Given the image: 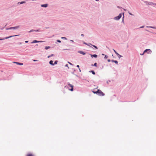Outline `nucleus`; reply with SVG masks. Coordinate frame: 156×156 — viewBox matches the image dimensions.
I'll return each instance as SVG.
<instances>
[{
    "mask_svg": "<svg viewBox=\"0 0 156 156\" xmlns=\"http://www.w3.org/2000/svg\"><path fill=\"white\" fill-rule=\"evenodd\" d=\"M95 48H96V49H98V48H97V47L96 46H95V45H92Z\"/></svg>",
    "mask_w": 156,
    "mask_h": 156,
    "instance_id": "24",
    "label": "nucleus"
},
{
    "mask_svg": "<svg viewBox=\"0 0 156 156\" xmlns=\"http://www.w3.org/2000/svg\"><path fill=\"white\" fill-rule=\"evenodd\" d=\"M65 66L66 67H67L69 69V67H68V64H66V65H65Z\"/></svg>",
    "mask_w": 156,
    "mask_h": 156,
    "instance_id": "31",
    "label": "nucleus"
},
{
    "mask_svg": "<svg viewBox=\"0 0 156 156\" xmlns=\"http://www.w3.org/2000/svg\"><path fill=\"white\" fill-rule=\"evenodd\" d=\"M84 44H86V45H87V44L85 42L84 43Z\"/></svg>",
    "mask_w": 156,
    "mask_h": 156,
    "instance_id": "45",
    "label": "nucleus"
},
{
    "mask_svg": "<svg viewBox=\"0 0 156 156\" xmlns=\"http://www.w3.org/2000/svg\"><path fill=\"white\" fill-rule=\"evenodd\" d=\"M13 63H15L17 65H21V66L23 65V63L18 62H14Z\"/></svg>",
    "mask_w": 156,
    "mask_h": 156,
    "instance_id": "7",
    "label": "nucleus"
},
{
    "mask_svg": "<svg viewBox=\"0 0 156 156\" xmlns=\"http://www.w3.org/2000/svg\"><path fill=\"white\" fill-rule=\"evenodd\" d=\"M123 9L125 11H126L127 10L125 9Z\"/></svg>",
    "mask_w": 156,
    "mask_h": 156,
    "instance_id": "41",
    "label": "nucleus"
},
{
    "mask_svg": "<svg viewBox=\"0 0 156 156\" xmlns=\"http://www.w3.org/2000/svg\"><path fill=\"white\" fill-rule=\"evenodd\" d=\"M90 72H91L92 73L94 74V75H95V73L93 71V70H91V71H89Z\"/></svg>",
    "mask_w": 156,
    "mask_h": 156,
    "instance_id": "16",
    "label": "nucleus"
},
{
    "mask_svg": "<svg viewBox=\"0 0 156 156\" xmlns=\"http://www.w3.org/2000/svg\"><path fill=\"white\" fill-rule=\"evenodd\" d=\"M37 60H34L33 61H34V62H35V61H37Z\"/></svg>",
    "mask_w": 156,
    "mask_h": 156,
    "instance_id": "44",
    "label": "nucleus"
},
{
    "mask_svg": "<svg viewBox=\"0 0 156 156\" xmlns=\"http://www.w3.org/2000/svg\"><path fill=\"white\" fill-rule=\"evenodd\" d=\"M79 71H80V72H81V70H80V68H79Z\"/></svg>",
    "mask_w": 156,
    "mask_h": 156,
    "instance_id": "49",
    "label": "nucleus"
},
{
    "mask_svg": "<svg viewBox=\"0 0 156 156\" xmlns=\"http://www.w3.org/2000/svg\"><path fill=\"white\" fill-rule=\"evenodd\" d=\"M93 92L94 94H98L100 96H103L105 95V94L103 93V92H102L101 90H100L99 89L96 91H93Z\"/></svg>",
    "mask_w": 156,
    "mask_h": 156,
    "instance_id": "1",
    "label": "nucleus"
},
{
    "mask_svg": "<svg viewBox=\"0 0 156 156\" xmlns=\"http://www.w3.org/2000/svg\"><path fill=\"white\" fill-rule=\"evenodd\" d=\"M25 3H26V2L25 1H22L20 2V4Z\"/></svg>",
    "mask_w": 156,
    "mask_h": 156,
    "instance_id": "17",
    "label": "nucleus"
},
{
    "mask_svg": "<svg viewBox=\"0 0 156 156\" xmlns=\"http://www.w3.org/2000/svg\"><path fill=\"white\" fill-rule=\"evenodd\" d=\"M5 39H2V38H0V40H4Z\"/></svg>",
    "mask_w": 156,
    "mask_h": 156,
    "instance_id": "40",
    "label": "nucleus"
},
{
    "mask_svg": "<svg viewBox=\"0 0 156 156\" xmlns=\"http://www.w3.org/2000/svg\"><path fill=\"white\" fill-rule=\"evenodd\" d=\"M97 63H95L94 64V65H93V64H92V66H97Z\"/></svg>",
    "mask_w": 156,
    "mask_h": 156,
    "instance_id": "20",
    "label": "nucleus"
},
{
    "mask_svg": "<svg viewBox=\"0 0 156 156\" xmlns=\"http://www.w3.org/2000/svg\"><path fill=\"white\" fill-rule=\"evenodd\" d=\"M27 156H34V155L32 154H28Z\"/></svg>",
    "mask_w": 156,
    "mask_h": 156,
    "instance_id": "12",
    "label": "nucleus"
},
{
    "mask_svg": "<svg viewBox=\"0 0 156 156\" xmlns=\"http://www.w3.org/2000/svg\"><path fill=\"white\" fill-rule=\"evenodd\" d=\"M81 36H84V35L83 34H82L81 35Z\"/></svg>",
    "mask_w": 156,
    "mask_h": 156,
    "instance_id": "50",
    "label": "nucleus"
},
{
    "mask_svg": "<svg viewBox=\"0 0 156 156\" xmlns=\"http://www.w3.org/2000/svg\"><path fill=\"white\" fill-rule=\"evenodd\" d=\"M128 13H129V15H132V16H133V14H132V13H131V12H128Z\"/></svg>",
    "mask_w": 156,
    "mask_h": 156,
    "instance_id": "25",
    "label": "nucleus"
},
{
    "mask_svg": "<svg viewBox=\"0 0 156 156\" xmlns=\"http://www.w3.org/2000/svg\"><path fill=\"white\" fill-rule=\"evenodd\" d=\"M108 62H110V59H108Z\"/></svg>",
    "mask_w": 156,
    "mask_h": 156,
    "instance_id": "37",
    "label": "nucleus"
},
{
    "mask_svg": "<svg viewBox=\"0 0 156 156\" xmlns=\"http://www.w3.org/2000/svg\"><path fill=\"white\" fill-rule=\"evenodd\" d=\"M144 2L146 4H147V3L148 4V2H147V1H144Z\"/></svg>",
    "mask_w": 156,
    "mask_h": 156,
    "instance_id": "27",
    "label": "nucleus"
},
{
    "mask_svg": "<svg viewBox=\"0 0 156 156\" xmlns=\"http://www.w3.org/2000/svg\"><path fill=\"white\" fill-rule=\"evenodd\" d=\"M80 54H82L83 55H85V53L83 51H80L79 52Z\"/></svg>",
    "mask_w": 156,
    "mask_h": 156,
    "instance_id": "14",
    "label": "nucleus"
},
{
    "mask_svg": "<svg viewBox=\"0 0 156 156\" xmlns=\"http://www.w3.org/2000/svg\"><path fill=\"white\" fill-rule=\"evenodd\" d=\"M76 66H77L78 68H79H79H79V67H80V66H79V65H77Z\"/></svg>",
    "mask_w": 156,
    "mask_h": 156,
    "instance_id": "36",
    "label": "nucleus"
},
{
    "mask_svg": "<svg viewBox=\"0 0 156 156\" xmlns=\"http://www.w3.org/2000/svg\"><path fill=\"white\" fill-rule=\"evenodd\" d=\"M108 56H107L105 55V58H108Z\"/></svg>",
    "mask_w": 156,
    "mask_h": 156,
    "instance_id": "30",
    "label": "nucleus"
},
{
    "mask_svg": "<svg viewBox=\"0 0 156 156\" xmlns=\"http://www.w3.org/2000/svg\"><path fill=\"white\" fill-rule=\"evenodd\" d=\"M50 64L53 65V61L52 60H51L49 62Z\"/></svg>",
    "mask_w": 156,
    "mask_h": 156,
    "instance_id": "15",
    "label": "nucleus"
},
{
    "mask_svg": "<svg viewBox=\"0 0 156 156\" xmlns=\"http://www.w3.org/2000/svg\"><path fill=\"white\" fill-rule=\"evenodd\" d=\"M124 12L122 13L123 16H124ZM124 18V16H123V17L122 18V22H123V23L124 22V19H123Z\"/></svg>",
    "mask_w": 156,
    "mask_h": 156,
    "instance_id": "19",
    "label": "nucleus"
},
{
    "mask_svg": "<svg viewBox=\"0 0 156 156\" xmlns=\"http://www.w3.org/2000/svg\"><path fill=\"white\" fill-rule=\"evenodd\" d=\"M57 41L59 43L61 42V41L59 40H57Z\"/></svg>",
    "mask_w": 156,
    "mask_h": 156,
    "instance_id": "32",
    "label": "nucleus"
},
{
    "mask_svg": "<svg viewBox=\"0 0 156 156\" xmlns=\"http://www.w3.org/2000/svg\"><path fill=\"white\" fill-rule=\"evenodd\" d=\"M121 17L122 13H120L119 14V15L118 16L114 17V19L115 20H119V19H120Z\"/></svg>",
    "mask_w": 156,
    "mask_h": 156,
    "instance_id": "3",
    "label": "nucleus"
},
{
    "mask_svg": "<svg viewBox=\"0 0 156 156\" xmlns=\"http://www.w3.org/2000/svg\"><path fill=\"white\" fill-rule=\"evenodd\" d=\"M148 53L151 54V51L149 49H146L144 52V53H145L146 52H147Z\"/></svg>",
    "mask_w": 156,
    "mask_h": 156,
    "instance_id": "5",
    "label": "nucleus"
},
{
    "mask_svg": "<svg viewBox=\"0 0 156 156\" xmlns=\"http://www.w3.org/2000/svg\"><path fill=\"white\" fill-rule=\"evenodd\" d=\"M42 41H38L37 40H34L33 42H31L32 43H35L39 42H42Z\"/></svg>",
    "mask_w": 156,
    "mask_h": 156,
    "instance_id": "8",
    "label": "nucleus"
},
{
    "mask_svg": "<svg viewBox=\"0 0 156 156\" xmlns=\"http://www.w3.org/2000/svg\"><path fill=\"white\" fill-rule=\"evenodd\" d=\"M154 4V3L152 2H148V5H153Z\"/></svg>",
    "mask_w": 156,
    "mask_h": 156,
    "instance_id": "13",
    "label": "nucleus"
},
{
    "mask_svg": "<svg viewBox=\"0 0 156 156\" xmlns=\"http://www.w3.org/2000/svg\"><path fill=\"white\" fill-rule=\"evenodd\" d=\"M118 56L119 58H120L121 57H122V56L119 54L118 55Z\"/></svg>",
    "mask_w": 156,
    "mask_h": 156,
    "instance_id": "23",
    "label": "nucleus"
},
{
    "mask_svg": "<svg viewBox=\"0 0 156 156\" xmlns=\"http://www.w3.org/2000/svg\"><path fill=\"white\" fill-rule=\"evenodd\" d=\"M18 28H22L21 25H19L14 27H10L9 28H6L5 29H15Z\"/></svg>",
    "mask_w": 156,
    "mask_h": 156,
    "instance_id": "2",
    "label": "nucleus"
},
{
    "mask_svg": "<svg viewBox=\"0 0 156 156\" xmlns=\"http://www.w3.org/2000/svg\"><path fill=\"white\" fill-rule=\"evenodd\" d=\"M117 55H118L119 54L117 52H116L115 53Z\"/></svg>",
    "mask_w": 156,
    "mask_h": 156,
    "instance_id": "38",
    "label": "nucleus"
},
{
    "mask_svg": "<svg viewBox=\"0 0 156 156\" xmlns=\"http://www.w3.org/2000/svg\"><path fill=\"white\" fill-rule=\"evenodd\" d=\"M48 6V4H42V5H41V7H45V8H46V7H47Z\"/></svg>",
    "mask_w": 156,
    "mask_h": 156,
    "instance_id": "6",
    "label": "nucleus"
},
{
    "mask_svg": "<svg viewBox=\"0 0 156 156\" xmlns=\"http://www.w3.org/2000/svg\"><path fill=\"white\" fill-rule=\"evenodd\" d=\"M91 56L92 58L94 57L95 58H96L97 57V55H90Z\"/></svg>",
    "mask_w": 156,
    "mask_h": 156,
    "instance_id": "10",
    "label": "nucleus"
},
{
    "mask_svg": "<svg viewBox=\"0 0 156 156\" xmlns=\"http://www.w3.org/2000/svg\"><path fill=\"white\" fill-rule=\"evenodd\" d=\"M144 53H143V54H141L140 55H144Z\"/></svg>",
    "mask_w": 156,
    "mask_h": 156,
    "instance_id": "48",
    "label": "nucleus"
},
{
    "mask_svg": "<svg viewBox=\"0 0 156 156\" xmlns=\"http://www.w3.org/2000/svg\"><path fill=\"white\" fill-rule=\"evenodd\" d=\"M19 35H13V36H10L9 37H6L5 38V39H8V38H10V37H14V36H18Z\"/></svg>",
    "mask_w": 156,
    "mask_h": 156,
    "instance_id": "9",
    "label": "nucleus"
},
{
    "mask_svg": "<svg viewBox=\"0 0 156 156\" xmlns=\"http://www.w3.org/2000/svg\"><path fill=\"white\" fill-rule=\"evenodd\" d=\"M117 8H122L121 7L119 6H117Z\"/></svg>",
    "mask_w": 156,
    "mask_h": 156,
    "instance_id": "33",
    "label": "nucleus"
},
{
    "mask_svg": "<svg viewBox=\"0 0 156 156\" xmlns=\"http://www.w3.org/2000/svg\"><path fill=\"white\" fill-rule=\"evenodd\" d=\"M115 60H112V62H114V61H115Z\"/></svg>",
    "mask_w": 156,
    "mask_h": 156,
    "instance_id": "42",
    "label": "nucleus"
},
{
    "mask_svg": "<svg viewBox=\"0 0 156 156\" xmlns=\"http://www.w3.org/2000/svg\"><path fill=\"white\" fill-rule=\"evenodd\" d=\"M68 85L70 87H71V88L69 89V90L71 91H73V85L71 84H70L69 83H68Z\"/></svg>",
    "mask_w": 156,
    "mask_h": 156,
    "instance_id": "4",
    "label": "nucleus"
},
{
    "mask_svg": "<svg viewBox=\"0 0 156 156\" xmlns=\"http://www.w3.org/2000/svg\"><path fill=\"white\" fill-rule=\"evenodd\" d=\"M153 5H156V3H154V4Z\"/></svg>",
    "mask_w": 156,
    "mask_h": 156,
    "instance_id": "46",
    "label": "nucleus"
},
{
    "mask_svg": "<svg viewBox=\"0 0 156 156\" xmlns=\"http://www.w3.org/2000/svg\"><path fill=\"white\" fill-rule=\"evenodd\" d=\"M25 43H28V41H26L25 42Z\"/></svg>",
    "mask_w": 156,
    "mask_h": 156,
    "instance_id": "43",
    "label": "nucleus"
},
{
    "mask_svg": "<svg viewBox=\"0 0 156 156\" xmlns=\"http://www.w3.org/2000/svg\"><path fill=\"white\" fill-rule=\"evenodd\" d=\"M61 38L62 39H65L66 40L67 39V38L66 37H61Z\"/></svg>",
    "mask_w": 156,
    "mask_h": 156,
    "instance_id": "28",
    "label": "nucleus"
},
{
    "mask_svg": "<svg viewBox=\"0 0 156 156\" xmlns=\"http://www.w3.org/2000/svg\"><path fill=\"white\" fill-rule=\"evenodd\" d=\"M58 62V61H56L54 62V63L53 64V65H54L55 64H57V63Z\"/></svg>",
    "mask_w": 156,
    "mask_h": 156,
    "instance_id": "22",
    "label": "nucleus"
},
{
    "mask_svg": "<svg viewBox=\"0 0 156 156\" xmlns=\"http://www.w3.org/2000/svg\"><path fill=\"white\" fill-rule=\"evenodd\" d=\"M5 26H6V25H5V26L4 27H3V28H4L5 27Z\"/></svg>",
    "mask_w": 156,
    "mask_h": 156,
    "instance_id": "52",
    "label": "nucleus"
},
{
    "mask_svg": "<svg viewBox=\"0 0 156 156\" xmlns=\"http://www.w3.org/2000/svg\"><path fill=\"white\" fill-rule=\"evenodd\" d=\"M68 62V63H69V64H70V65H72V64L71 63H70V62Z\"/></svg>",
    "mask_w": 156,
    "mask_h": 156,
    "instance_id": "34",
    "label": "nucleus"
},
{
    "mask_svg": "<svg viewBox=\"0 0 156 156\" xmlns=\"http://www.w3.org/2000/svg\"><path fill=\"white\" fill-rule=\"evenodd\" d=\"M32 1H36V0H31Z\"/></svg>",
    "mask_w": 156,
    "mask_h": 156,
    "instance_id": "51",
    "label": "nucleus"
},
{
    "mask_svg": "<svg viewBox=\"0 0 156 156\" xmlns=\"http://www.w3.org/2000/svg\"><path fill=\"white\" fill-rule=\"evenodd\" d=\"M146 27L147 28H151L153 29H156V28L154 27H152V26H147Z\"/></svg>",
    "mask_w": 156,
    "mask_h": 156,
    "instance_id": "11",
    "label": "nucleus"
},
{
    "mask_svg": "<svg viewBox=\"0 0 156 156\" xmlns=\"http://www.w3.org/2000/svg\"><path fill=\"white\" fill-rule=\"evenodd\" d=\"M114 51V52H115V53L116 52H117L114 49H113Z\"/></svg>",
    "mask_w": 156,
    "mask_h": 156,
    "instance_id": "39",
    "label": "nucleus"
},
{
    "mask_svg": "<svg viewBox=\"0 0 156 156\" xmlns=\"http://www.w3.org/2000/svg\"><path fill=\"white\" fill-rule=\"evenodd\" d=\"M90 45H92L91 44H87V45H88V46H90Z\"/></svg>",
    "mask_w": 156,
    "mask_h": 156,
    "instance_id": "35",
    "label": "nucleus"
},
{
    "mask_svg": "<svg viewBox=\"0 0 156 156\" xmlns=\"http://www.w3.org/2000/svg\"><path fill=\"white\" fill-rule=\"evenodd\" d=\"M53 55H53V54H52V55H51L48 56V58H49L50 57H51V56H53Z\"/></svg>",
    "mask_w": 156,
    "mask_h": 156,
    "instance_id": "29",
    "label": "nucleus"
},
{
    "mask_svg": "<svg viewBox=\"0 0 156 156\" xmlns=\"http://www.w3.org/2000/svg\"><path fill=\"white\" fill-rule=\"evenodd\" d=\"M114 62H115V64H118V62L117 61L115 60L114 61Z\"/></svg>",
    "mask_w": 156,
    "mask_h": 156,
    "instance_id": "21",
    "label": "nucleus"
},
{
    "mask_svg": "<svg viewBox=\"0 0 156 156\" xmlns=\"http://www.w3.org/2000/svg\"><path fill=\"white\" fill-rule=\"evenodd\" d=\"M50 48V47L49 46H46L45 47V49H48L49 48Z\"/></svg>",
    "mask_w": 156,
    "mask_h": 156,
    "instance_id": "18",
    "label": "nucleus"
},
{
    "mask_svg": "<svg viewBox=\"0 0 156 156\" xmlns=\"http://www.w3.org/2000/svg\"><path fill=\"white\" fill-rule=\"evenodd\" d=\"M20 2H18V4H20Z\"/></svg>",
    "mask_w": 156,
    "mask_h": 156,
    "instance_id": "47",
    "label": "nucleus"
},
{
    "mask_svg": "<svg viewBox=\"0 0 156 156\" xmlns=\"http://www.w3.org/2000/svg\"><path fill=\"white\" fill-rule=\"evenodd\" d=\"M144 27V26H141V27H139L138 28H143Z\"/></svg>",
    "mask_w": 156,
    "mask_h": 156,
    "instance_id": "26",
    "label": "nucleus"
}]
</instances>
